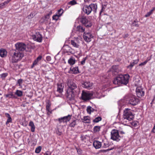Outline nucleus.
<instances>
[{"label": "nucleus", "mask_w": 155, "mask_h": 155, "mask_svg": "<svg viewBox=\"0 0 155 155\" xmlns=\"http://www.w3.org/2000/svg\"><path fill=\"white\" fill-rule=\"evenodd\" d=\"M68 87L66 96L71 100H73L75 95L80 91L79 88L73 80L69 79L67 82Z\"/></svg>", "instance_id": "f257e3e1"}, {"label": "nucleus", "mask_w": 155, "mask_h": 155, "mask_svg": "<svg viewBox=\"0 0 155 155\" xmlns=\"http://www.w3.org/2000/svg\"><path fill=\"white\" fill-rule=\"evenodd\" d=\"M24 56V54L23 52L13 50L10 52L9 58L12 63H17L21 60Z\"/></svg>", "instance_id": "f03ea898"}, {"label": "nucleus", "mask_w": 155, "mask_h": 155, "mask_svg": "<svg viewBox=\"0 0 155 155\" xmlns=\"http://www.w3.org/2000/svg\"><path fill=\"white\" fill-rule=\"evenodd\" d=\"M129 75L126 74L119 75L113 81V83L116 85L120 86L121 84H127L128 82Z\"/></svg>", "instance_id": "7ed1b4c3"}, {"label": "nucleus", "mask_w": 155, "mask_h": 155, "mask_svg": "<svg viewBox=\"0 0 155 155\" xmlns=\"http://www.w3.org/2000/svg\"><path fill=\"white\" fill-rule=\"evenodd\" d=\"M97 5L96 4H91L88 6L84 7L83 8V11L87 15L90 14L92 11L96 12Z\"/></svg>", "instance_id": "20e7f679"}, {"label": "nucleus", "mask_w": 155, "mask_h": 155, "mask_svg": "<svg viewBox=\"0 0 155 155\" xmlns=\"http://www.w3.org/2000/svg\"><path fill=\"white\" fill-rule=\"evenodd\" d=\"M78 21L81 22L82 24L87 27H90L92 25V23L86 17L84 16H79L77 19Z\"/></svg>", "instance_id": "39448f33"}, {"label": "nucleus", "mask_w": 155, "mask_h": 155, "mask_svg": "<svg viewBox=\"0 0 155 155\" xmlns=\"http://www.w3.org/2000/svg\"><path fill=\"white\" fill-rule=\"evenodd\" d=\"M110 139L114 141L118 142L121 139V137L119 135L117 130L113 129L110 132Z\"/></svg>", "instance_id": "423d86ee"}, {"label": "nucleus", "mask_w": 155, "mask_h": 155, "mask_svg": "<svg viewBox=\"0 0 155 155\" xmlns=\"http://www.w3.org/2000/svg\"><path fill=\"white\" fill-rule=\"evenodd\" d=\"M123 117L126 118L129 120H132L134 116L130 109L127 108L124 110Z\"/></svg>", "instance_id": "0eeeda50"}, {"label": "nucleus", "mask_w": 155, "mask_h": 155, "mask_svg": "<svg viewBox=\"0 0 155 155\" xmlns=\"http://www.w3.org/2000/svg\"><path fill=\"white\" fill-rule=\"evenodd\" d=\"M93 95L92 92L85 91H83L81 94V98L84 101H87L92 99Z\"/></svg>", "instance_id": "6e6552de"}, {"label": "nucleus", "mask_w": 155, "mask_h": 155, "mask_svg": "<svg viewBox=\"0 0 155 155\" xmlns=\"http://www.w3.org/2000/svg\"><path fill=\"white\" fill-rule=\"evenodd\" d=\"M16 50L20 52H22L26 49V45L23 43L18 42L15 45Z\"/></svg>", "instance_id": "1a4fd4ad"}, {"label": "nucleus", "mask_w": 155, "mask_h": 155, "mask_svg": "<svg viewBox=\"0 0 155 155\" xmlns=\"http://www.w3.org/2000/svg\"><path fill=\"white\" fill-rule=\"evenodd\" d=\"M71 115H68V116L58 118L56 120H58L60 123H67L71 120Z\"/></svg>", "instance_id": "9d476101"}, {"label": "nucleus", "mask_w": 155, "mask_h": 155, "mask_svg": "<svg viewBox=\"0 0 155 155\" xmlns=\"http://www.w3.org/2000/svg\"><path fill=\"white\" fill-rule=\"evenodd\" d=\"M84 40L87 42H89L93 38V36L90 32H84L83 35Z\"/></svg>", "instance_id": "9b49d317"}, {"label": "nucleus", "mask_w": 155, "mask_h": 155, "mask_svg": "<svg viewBox=\"0 0 155 155\" xmlns=\"http://www.w3.org/2000/svg\"><path fill=\"white\" fill-rule=\"evenodd\" d=\"M80 40L77 38H74L71 41V44L75 48H78L80 47Z\"/></svg>", "instance_id": "f8f14e48"}, {"label": "nucleus", "mask_w": 155, "mask_h": 155, "mask_svg": "<svg viewBox=\"0 0 155 155\" xmlns=\"http://www.w3.org/2000/svg\"><path fill=\"white\" fill-rule=\"evenodd\" d=\"M137 100L134 96L131 95L129 97L128 101L130 104L133 105H136L137 104Z\"/></svg>", "instance_id": "ddd939ff"}, {"label": "nucleus", "mask_w": 155, "mask_h": 155, "mask_svg": "<svg viewBox=\"0 0 155 155\" xmlns=\"http://www.w3.org/2000/svg\"><path fill=\"white\" fill-rule=\"evenodd\" d=\"M32 38L35 41H36L39 42L42 41V36L39 33H36L35 35L32 36Z\"/></svg>", "instance_id": "4468645a"}, {"label": "nucleus", "mask_w": 155, "mask_h": 155, "mask_svg": "<svg viewBox=\"0 0 155 155\" xmlns=\"http://www.w3.org/2000/svg\"><path fill=\"white\" fill-rule=\"evenodd\" d=\"M63 50L65 53H72L73 51V49L68 45H64L63 47Z\"/></svg>", "instance_id": "2eb2a0df"}, {"label": "nucleus", "mask_w": 155, "mask_h": 155, "mask_svg": "<svg viewBox=\"0 0 155 155\" xmlns=\"http://www.w3.org/2000/svg\"><path fill=\"white\" fill-rule=\"evenodd\" d=\"M137 95L139 97H140L144 95V92L142 91L141 87H138L136 89Z\"/></svg>", "instance_id": "dca6fc26"}, {"label": "nucleus", "mask_w": 155, "mask_h": 155, "mask_svg": "<svg viewBox=\"0 0 155 155\" xmlns=\"http://www.w3.org/2000/svg\"><path fill=\"white\" fill-rule=\"evenodd\" d=\"M92 85V83L89 81L85 82L82 84V86L83 87L87 89L91 88Z\"/></svg>", "instance_id": "f3484780"}, {"label": "nucleus", "mask_w": 155, "mask_h": 155, "mask_svg": "<svg viewBox=\"0 0 155 155\" xmlns=\"http://www.w3.org/2000/svg\"><path fill=\"white\" fill-rule=\"evenodd\" d=\"M93 145L96 149H99L101 146V142L98 141H94L93 143Z\"/></svg>", "instance_id": "a211bd4d"}, {"label": "nucleus", "mask_w": 155, "mask_h": 155, "mask_svg": "<svg viewBox=\"0 0 155 155\" xmlns=\"http://www.w3.org/2000/svg\"><path fill=\"white\" fill-rule=\"evenodd\" d=\"M70 72L74 74H78L79 73L78 67H71L70 68Z\"/></svg>", "instance_id": "6ab92c4d"}, {"label": "nucleus", "mask_w": 155, "mask_h": 155, "mask_svg": "<svg viewBox=\"0 0 155 155\" xmlns=\"http://www.w3.org/2000/svg\"><path fill=\"white\" fill-rule=\"evenodd\" d=\"M57 86V92L59 93H61L63 91V87L61 84H58Z\"/></svg>", "instance_id": "aec40b11"}, {"label": "nucleus", "mask_w": 155, "mask_h": 155, "mask_svg": "<svg viewBox=\"0 0 155 155\" xmlns=\"http://www.w3.org/2000/svg\"><path fill=\"white\" fill-rule=\"evenodd\" d=\"M7 54V52L5 49H2L0 50V55L2 57H5Z\"/></svg>", "instance_id": "412c9836"}, {"label": "nucleus", "mask_w": 155, "mask_h": 155, "mask_svg": "<svg viewBox=\"0 0 155 155\" xmlns=\"http://www.w3.org/2000/svg\"><path fill=\"white\" fill-rule=\"evenodd\" d=\"M5 116L8 118L7 121L6 122V124H7L9 123L12 122V119L10 116V114L7 113L5 114Z\"/></svg>", "instance_id": "4be33fe9"}, {"label": "nucleus", "mask_w": 155, "mask_h": 155, "mask_svg": "<svg viewBox=\"0 0 155 155\" xmlns=\"http://www.w3.org/2000/svg\"><path fill=\"white\" fill-rule=\"evenodd\" d=\"M29 126L31 127V131L34 132L35 131V127L33 122L32 121H31L29 122Z\"/></svg>", "instance_id": "5701e85b"}, {"label": "nucleus", "mask_w": 155, "mask_h": 155, "mask_svg": "<svg viewBox=\"0 0 155 155\" xmlns=\"http://www.w3.org/2000/svg\"><path fill=\"white\" fill-rule=\"evenodd\" d=\"M51 105L48 103L46 106V110L48 111L47 114L50 115L52 113V110L50 109Z\"/></svg>", "instance_id": "b1692460"}, {"label": "nucleus", "mask_w": 155, "mask_h": 155, "mask_svg": "<svg viewBox=\"0 0 155 155\" xmlns=\"http://www.w3.org/2000/svg\"><path fill=\"white\" fill-rule=\"evenodd\" d=\"M83 120V122L84 123H90V118L88 116H84L83 117V119H82Z\"/></svg>", "instance_id": "393cba45"}, {"label": "nucleus", "mask_w": 155, "mask_h": 155, "mask_svg": "<svg viewBox=\"0 0 155 155\" xmlns=\"http://www.w3.org/2000/svg\"><path fill=\"white\" fill-rule=\"evenodd\" d=\"M75 60L73 57L71 58L68 60V63L71 65H72L75 64Z\"/></svg>", "instance_id": "a878e982"}, {"label": "nucleus", "mask_w": 155, "mask_h": 155, "mask_svg": "<svg viewBox=\"0 0 155 155\" xmlns=\"http://www.w3.org/2000/svg\"><path fill=\"white\" fill-rule=\"evenodd\" d=\"M131 120H129L126 119V118L123 117L121 120V122L123 124L126 125L127 124H128L130 121Z\"/></svg>", "instance_id": "bb28decb"}, {"label": "nucleus", "mask_w": 155, "mask_h": 155, "mask_svg": "<svg viewBox=\"0 0 155 155\" xmlns=\"http://www.w3.org/2000/svg\"><path fill=\"white\" fill-rule=\"evenodd\" d=\"M76 121V120H74L69 124V126L70 127H74L77 124Z\"/></svg>", "instance_id": "cd10ccee"}, {"label": "nucleus", "mask_w": 155, "mask_h": 155, "mask_svg": "<svg viewBox=\"0 0 155 155\" xmlns=\"http://www.w3.org/2000/svg\"><path fill=\"white\" fill-rule=\"evenodd\" d=\"M87 111L88 113L91 114V112H93L94 109L91 107L89 106L87 107Z\"/></svg>", "instance_id": "c85d7f7f"}, {"label": "nucleus", "mask_w": 155, "mask_h": 155, "mask_svg": "<svg viewBox=\"0 0 155 155\" xmlns=\"http://www.w3.org/2000/svg\"><path fill=\"white\" fill-rule=\"evenodd\" d=\"M77 29L80 32H84L85 30V28L81 26H79L77 27Z\"/></svg>", "instance_id": "c756f323"}, {"label": "nucleus", "mask_w": 155, "mask_h": 155, "mask_svg": "<svg viewBox=\"0 0 155 155\" xmlns=\"http://www.w3.org/2000/svg\"><path fill=\"white\" fill-rule=\"evenodd\" d=\"M15 94L18 97H21L23 95V92L22 91L18 90H17Z\"/></svg>", "instance_id": "7c9ffc66"}, {"label": "nucleus", "mask_w": 155, "mask_h": 155, "mask_svg": "<svg viewBox=\"0 0 155 155\" xmlns=\"http://www.w3.org/2000/svg\"><path fill=\"white\" fill-rule=\"evenodd\" d=\"M102 118L100 116L98 117H96L93 120V122L94 123H98L99 121L101 120Z\"/></svg>", "instance_id": "2f4dec72"}, {"label": "nucleus", "mask_w": 155, "mask_h": 155, "mask_svg": "<svg viewBox=\"0 0 155 155\" xmlns=\"http://www.w3.org/2000/svg\"><path fill=\"white\" fill-rule=\"evenodd\" d=\"M101 127L99 126H95L93 130L94 132H99L100 130Z\"/></svg>", "instance_id": "473e14b6"}, {"label": "nucleus", "mask_w": 155, "mask_h": 155, "mask_svg": "<svg viewBox=\"0 0 155 155\" xmlns=\"http://www.w3.org/2000/svg\"><path fill=\"white\" fill-rule=\"evenodd\" d=\"M112 71L114 72L117 73L118 72L117 66H113L112 68Z\"/></svg>", "instance_id": "72a5a7b5"}, {"label": "nucleus", "mask_w": 155, "mask_h": 155, "mask_svg": "<svg viewBox=\"0 0 155 155\" xmlns=\"http://www.w3.org/2000/svg\"><path fill=\"white\" fill-rule=\"evenodd\" d=\"M41 149V146H39L36 148L35 150V152L38 153L40 152Z\"/></svg>", "instance_id": "f704fd0d"}, {"label": "nucleus", "mask_w": 155, "mask_h": 155, "mask_svg": "<svg viewBox=\"0 0 155 155\" xmlns=\"http://www.w3.org/2000/svg\"><path fill=\"white\" fill-rule=\"evenodd\" d=\"M132 25L133 26L138 27L139 25L138 23V21L136 20H134L132 23Z\"/></svg>", "instance_id": "c9c22d12"}, {"label": "nucleus", "mask_w": 155, "mask_h": 155, "mask_svg": "<svg viewBox=\"0 0 155 155\" xmlns=\"http://www.w3.org/2000/svg\"><path fill=\"white\" fill-rule=\"evenodd\" d=\"M5 96L6 97H9V98H13L14 97V96L12 93L6 95Z\"/></svg>", "instance_id": "e433bc0d"}, {"label": "nucleus", "mask_w": 155, "mask_h": 155, "mask_svg": "<svg viewBox=\"0 0 155 155\" xmlns=\"http://www.w3.org/2000/svg\"><path fill=\"white\" fill-rule=\"evenodd\" d=\"M60 17V16H59L58 15L56 14L53 16L52 19L54 20L57 21L59 17Z\"/></svg>", "instance_id": "4c0bfd02"}, {"label": "nucleus", "mask_w": 155, "mask_h": 155, "mask_svg": "<svg viewBox=\"0 0 155 155\" xmlns=\"http://www.w3.org/2000/svg\"><path fill=\"white\" fill-rule=\"evenodd\" d=\"M63 9H60L58 11V15L60 17L63 13Z\"/></svg>", "instance_id": "58836bf2"}, {"label": "nucleus", "mask_w": 155, "mask_h": 155, "mask_svg": "<svg viewBox=\"0 0 155 155\" xmlns=\"http://www.w3.org/2000/svg\"><path fill=\"white\" fill-rule=\"evenodd\" d=\"M77 3V2L74 0H72L70 2L68 3V4H70L71 5H73L76 4Z\"/></svg>", "instance_id": "ea45409f"}, {"label": "nucleus", "mask_w": 155, "mask_h": 155, "mask_svg": "<svg viewBox=\"0 0 155 155\" xmlns=\"http://www.w3.org/2000/svg\"><path fill=\"white\" fill-rule=\"evenodd\" d=\"M7 73H4L1 74L0 76L2 78H4L7 76Z\"/></svg>", "instance_id": "a19ab883"}, {"label": "nucleus", "mask_w": 155, "mask_h": 155, "mask_svg": "<svg viewBox=\"0 0 155 155\" xmlns=\"http://www.w3.org/2000/svg\"><path fill=\"white\" fill-rule=\"evenodd\" d=\"M87 58V57H86L85 58H84L81 61V64L82 65H84L85 64V62Z\"/></svg>", "instance_id": "79ce46f5"}, {"label": "nucleus", "mask_w": 155, "mask_h": 155, "mask_svg": "<svg viewBox=\"0 0 155 155\" xmlns=\"http://www.w3.org/2000/svg\"><path fill=\"white\" fill-rule=\"evenodd\" d=\"M106 6L105 5L102 6V8L101 10V11L100 12V14L101 15L102 12H103L105 10L106 7Z\"/></svg>", "instance_id": "37998d69"}, {"label": "nucleus", "mask_w": 155, "mask_h": 155, "mask_svg": "<svg viewBox=\"0 0 155 155\" xmlns=\"http://www.w3.org/2000/svg\"><path fill=\"white\" fill-rule=\"evenodd\" d=\"M134 64H135L133 62H131L130 63V64L128 66L127 68L131 69L134 66Z\"/></svg>", "instance_id": "c03bdc74"}, {"label": "nucleus", "mask_w": 155, "mask_h": 155, "mask_svg": "<svg viewBox=\"0 0 155 155\" xmlns=\"http://www.w3.org/2000/svg\"><path fill=\"white\" fill-rule=\"evenodd\" d=\"M56 134L59 136H60L61 135L62 132L59 131L58 129H57L56 130Z\"/></svg>", "instance_id": "a18cd8bd"}, {"label": "nucleus", "mask_w": 155, "mask_h": 155, "mask_svg": "<svg viewBox=\"0 0 155 155\" xmlns=\"http://www.w3.org/2000/svg\"><path fill=\"white\" fill-rule=\"evenodd\" d=\"M23 80L21 79H18V83L19 84V86H20Z\"/></svg>", "instance_id": "49530a36"}, {"label": "nucleus", "mask_w": 155, "mask_h": 155, "mask_svg": "<svg viewBox=\"0 0 155 155\" xmlns=\"http://www.w3.org/2000/svg\"><path fill=\"white\" fill-rule=\"evenodd\" d=\"M38 62V61L36 59L33 63L32 65V68H33L34 66L36 65L37 64Z\"/></svg>", "instance_id": "de8ad7c7"}, {"label": "nucleus", "mask_w": 155, "mask_h": 155, "mask_svg": "<svg viewBox=\"0 0 155 155\" xmlns=\"http://www.w3.org/2000/svg\"><path fill=\"white\" fill-rule=\"evenodd\" d=\"M5 7V5H4V3H0V10L3 9Z\"/></svg>", "instance_id": "09e8293b"}, {"label": "nucleus", "mask_w": 155, "mask_h": 155, "mask_svg": "<svg viewBox=\"0 0 155 155\" xmlns=\"http://www.w3.org/2000/svg\"><path fill=\"white\" fill-rule=\"evenodd\" d=\"M34 16L33 14L31 13L28 16V18L30 19L32 18Z\"/></svg>", "instance_id": "8fccbe9b"}, {"label": "nucleus", "mask_w": 155, "mask_h": 155, "mask_svg": "<svg viewBox=\"0 0 155 155\" xmlns=\"http://www.w3.org/2000/svg\"><path fill=\"white\" fill-rule=\"evenodd\" d=\"M152 13L150 11L149 12H148L147 14L145 15V16L146 17L149 16Z\"/></svg>", "instance_id": "3c124183"}, {"label": "nucleus", "mask_w": 155, "mask_h": 155, "mask_svg": "<svg viewBox=\"0 0 155 155\" xmlns=\"http://www.w3.org/2000/svg\"><path fill=\"white\" fill-rule=\"evenodd\" d=\"M147 63V61H145L144 62L141 63L139 64V66H143V65H144L145 64H146Z\"/></svg>", "instance_id": "603ef678"}, {"label": "nucleus", "mask_w": 155, "mask_h": 155, "mask_svg": "<svg viewBox=\"0 0 155 155\" xmlns=\"http://www.w3.org/2000/svg\"><path fill=\"white\" fill-rule=\"evenodd\" d=\"M151 132L153 133H155V124H154L153 127L151 131Z\"/></svg>", "instance_id": "864d4df0"}, {"label": "nucleus", "mask_w": 155, "mask_h": 155, "mask_svg": "<svg viewBox=\"0 0 155 155\" xmlns=\"http://www.w3.org/2000/svg\"><path fill=\"white\" fill-rule=\"evenodd\" d=\"M139 61V59L138 58H137V59H136L135 60H134L133 61V62L135 64H137L138 62Z\"/></svg>", "instance_id": "5fc2aeb1"}, {"label": "nucleus", "mask_w": 155, "mask_h": 155, "mask_svg": "<svg viewBox=\"0 0 155 155\" xmlns=\"http://www.w3.org/2000/svg\"><path fill=\"white\" fill-rule=\"evenodd\" d=\"M11 0H7V1H5L4 2H3L4 4V5L5 6Z\"/></svg>", "instance_id": "6e6d98bb"}, {"label": "nucleus", "mask_w": 155, "mask_h": 155, "mask_svg": "<svg viewBox=\"0 0 155 155\" xmlns=\"http://www.w3.org/2000/svg\"><path fill=\"white\" fill-rule=\"evenodd\" d=\"M42 58V56L41 55H39L36 59L38 61H40Z\"/></svg>", "instance_id": "4d7b16f0"}, {"label": "nucleus", "mask_w": 155, "mask_h": 155, "mask_svg": "<svg viewBox=\"0 0 155 155\" xmlns=\"http://www.w3.org/2000/svg\"><path fill=\"white\" fill-rule=\"evenodd\" d=\"M46 60L48 61H50L51 60V58L49 56H48L46 57Z\"/></svg>", "instance_id": "13d9d810"}, {"label": "nucleus", "mask_w": 155, "mask_h": 155, "mask_svg": "<svg viewBox=\"0 0 155 155\" xmlns=\"http://www.w3.org/2000/svg\"><path fill=\"white\" fill-rule=\"evenodd\" d=\"M109 150H100V152H103V153H105L107 151Z\"/></svg>", "instance_id": "bf43d9fd"}, {"label": "nucleus", "mask_w": 155, "mask_h": 155, "mask_svg": "<svg viewBox=\"0 0 155 155\" xmlns=\"http://www.w3.org/2000/svg\"><path fill=\"white\" fill-rule=\"evenodd\" d=\"M133 125L134 127H136L137 125V122H134L133 123Z\"/></svg>", "instance_id": "052dcab7"}, {"label": "nucleus", "mask_w": 155, "mask_h": 155, "mask_svg": "<svg viewBox=\"0 0 155 155\" xmlns=\"http://www.w3.org/2000/svg\"><path fill=\"white\" fill-rule=\"evenodd\" d=\"M51 153L49 152H47L46 153H45L44 155H51Z\"/></svg>", "instance_id": "680f3d73"}, {"label": "nucleus", "mask_w": 155, "mask_h": 155, "mask_svg": "<svg viewBox=\"0 0 155 155\" xmlns=\"http://www.w3.org/2000/svg\"><path fill=\"white\" fill-rule=\"evenodd\" d=\"M151 56L150 57L147 58V59L145 61H147V62L148 61H150L151 59Z\"/></svg>", "instance_id": "e2e57ef3"}, {"label": "nucleus", "mask_w": 155, "mask_h": 155, "mask_svg": "<svg viewBox=\"0 0 155 155\" xmlns=\"http://www.w3.org/2000/svg\"><path fill=\"white\" fill-rule=\"evenodd\" d=\"M155 10V7L153 8L152 9L150 10V11L153 13V12Z\"/></svg>", "instance_id": "0e129e2a"}, {"label": "nucleus", "mask_w": 155, "mask_h": 155, "mask_svg": "<svg viewBox=\"0 0 155 155\" xmlns=\"http://www.w3.org/2000/svg\"><path fill=\"white\" fill-rule=\"evenodd\" d=\"M49 15H50L49 14H48L47 15H46L45 16V18H48L49 17Z\"/></svg>", "instance_id": "69168bd1"}, {"label": "nucleus", "mask_w": 155, "mask_h": 155, "mask_svg": "<svg viewBox=\"0 0 155 155\" xmlns=\"http://www.w3.org/2000/svg\"><path fill=\"white\" fill-rule=\"evenodd\" d=\"M120 133L121 134H125V132L123 131H120Z\"/></svg>", "instance_id": "338daca9"}, {"label": "nucleus", "mask_w": 155, "mask_h": 155, "mask_svg": "<svg viewBox=\"0 0 155 155\" xmlns=\"http://www.w3.org/2000/svg\"><path fill=\"white\" fill-rule=\"evenodd\" d=\"M85 2H88L90 0H84Z\"/></svg>", "instance_id": "774afa93"}]
</instances>
